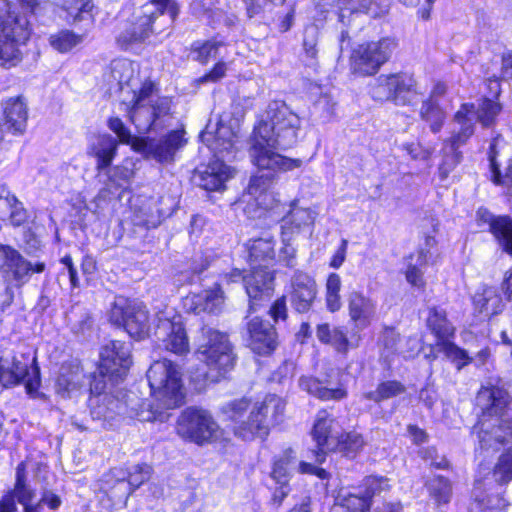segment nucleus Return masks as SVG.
<instances>
[{"instance_id":"obj_1","label":"nucleus","mask_w":512,"mask_h":512,"mask_svg":"<svg viewBox=\"0 0 512 512\" xmlns=\"http://www.w3.org/2000/svg\"><path fill=\"white\" fill-rule=\"evenodd\" d=\"M147 380L151 393L159 403L156 408L147 399L140 398L135 392L129 391L122 396L123 412L130 418L142 422L155 421L161 418L159 408L174 409L183 403L184 393L181 373L172 361L163 359L155 361L147 371Z\"/></svg>"},{"instance_id":"obj_2","label":"nucleus","mask_w":512,"mask_h":512,"mask_svg":"<svg viewBox=\"0 0 512 512\" xmlns=\"http://www.w3.org/2000/svg\"><path fill=\"white\" fill-rule=\"evenodd\" d=\"M276 130H253L249 142V154L258 172L251 177L248 192L255 196L257 204L263 209L270 208L265 203L266 191L276 180L278 172H288L300 168L303 161L299 158H289L277 152L287 145L280 139Z\"/></svg>"},{"instance_id":"obj_3","label":"nucleus","mask_w":512,"mask_h":512,"mask_svg":"<svg viewBox=\"0 0 512 512\" xmlns=\"http://www.w3.org/2000/svg\"><path fill=\"white\" fill-rule=\"evenodd\" d=\"M512 399L499 387L482 388L476 396L481 415L472 434L482 450H497L512 441Z\"/></svg>"},{"instance_id":"obj_4","label":"nucleus","mask_w":512,"mask_h":512,"mask_svg":"<svg viewBox=\"0 0 512 512\" xmlns=\"http://www.w3.org/2000/svg\"><path fill=\"white\" fill-rule=\"evenodd\" d=\"M132 92V106L128 110V116L135 128L163 125L162 118L169 115L171 101L166 97H159L151 81H145L139 90Z\"/></svg>"},{"instance_id":"obj_5","label":"nucleus","mask_w":512,"mask_h":512,"mask_svg":"<svg viewBox=\"0 0 512 512\" xmlns=\"http://www.w3.org/2000/svg\"><path fill=\"white\" fill-rule=\"evenodd\" d=\"M205 342L196 351V357L204 362L208 371L203 375L207 380L218 381L234 366V355L226 334L212 328L202 329Z\"/></svg>"},{"instance_id":"obj_6","label":"nucleus","mask_w":512,"mask_h":512,"mask_svg":"<svg viewBox=\"0 0 512 512\" xmlns=\"http://www.w3.org/2000/svg\"><path fill=\"white\" fill-rule=\"evenodd\" d=\"M286 403L275 395L268 394L262 401L256 402L250 409V422L239 427L238 433L243 440L255 437L265 438L270 429L283 421Z\"/></svg>"},{"instance_id":"obj_7","label":"nucleus","mask_w":512,"mask_h":512,"mask_svg":"<svg viewBox=\"0 0 512 512\" xmlns=\"http://www.w3.org/2000/svg\"><path fill=\"white\" fill-rule=\"evenodd\" d=\"M30 36L29 21L26 16L9 13L0 18V66L10 68L22 60L20 45Z\"/></svg>"},{"instance_id":"obj_8","label":"nucleus","mask_w":512,"mask_h":512,"mask_svg":"<svg viewBox=\"0 0 512 512\" xmlns=\"http://www.w3.org/2000/svg\"><path fill=\"white\" fill-rule=\"evenodd\" d=\"M109 319L112 324L123 327L136 340H142L149 334V315L142 303L118 296L110 309Z\"/></svg>"},{"instance_id":"obj_9","label":"nucleus","mask_w":512,"mask_h":512,"mask_svg":"<svg viewBox=\"0 0 512 512\" xmlns=\"http://www.w3.org/2000/svg\"><path fill=\"white\" fill-rule=\"evenodd\" d=\"M219 426L209 411L189 407L177 420L176 430L180 437L197 445L211 443L218 437Z\"/></svg>"},{"instance_id":"obj_10","label":"nucleus","mask_w":512,"mask_h":512,"mask_svg":"<svg viewBox=\"0 0 512 512\" xmlns=\"http://www.w3.org/2000/svg\"><path fill=\"white\" fill-rule=\"evenodd\" d=\"M396 47L395 39L389 37L359 45L351 56L353 72L363 76L375 74L389 60Z\"/></svg>"},{"instance_id":"obj_11","label":"nucleus","mask_w":512,"mask_h":512,"mask_svg":"<svg viewBox=\"0 0 512 512\" xmlns=\"http://www.w3.org/2000/svg\"><path fill=\"white\" fill-rule=\"evenodd\" d=\"M131 349L130 342L110 341L101 350L98 370L102 374H109L112 383L123 380L132 364Z\"/></svg>"},{"instance_id":"obj_12","label":"nucleus","mask_w":512,"mask_h":512,"mask_svg":"<svg viewBox=\"0 0 512 512\" xmlns=\"http://www.w3.org/2000/svg\"><path fill=\"white\" fill-rule=\"evenodd\" d=\"M170 314L168 312L157 314L155 336L167 351L177 355H185L189 352V341L181 317Z\"/></svg>"},{"instance_id":"obj_13","label":"nucleus","mask_w":512,"mask_h":512,"mask_svg":"<svg viewBox=\"0 0 512 512\" xmlns=\"http://www.w3.org/2000/svg\"><path fill=\"white\" fill-rule=\"evenodd\" d=\"M39 368L34 367L33 375L29 374V359L21 355L0 357V383L4 387L15 386L25 381V388L28 394L35 393L40 385Z\"/></svg>"},{"instance_id":"obj_14","label":"nucleus","mask_w":512,"mask_h":512,"mask_svg":"<svg viewBox=\"0 0 512 512\" xmlns=\"http://www.w3.org/2000/svg\"><path fill=\"white\" fill-rule=\"evenodd\" d=\"M1 268H6L7 276L19 288L29 281L32 274L44 272L46 264L40 261L32 263L11 246L0 244Z\"/></svg>"},{"instance_id":"obj_15","label":"nucleus","mask_w":512,"mask_h":512,"mask_svg":"<svg viewBox=\"0 0 512 512\" xmlns=\"http://www.w3.org/2000/svg\"><path fill=\"white\" fill-rule=\"evenodd\" d=\"M155 21L156 13L150 11V7H142L118 34V45L122 49H128L133 44L144 42L152 33H161V29L153 26Z\"/></svg>"},{"instance_id":"obj_16","label":"nucleus","mask_w":512,"mask_h":512,"mask_svg":"<svg viewBox=\"0 0 512 512\" xmlns=\"http://www.w3.org/2000/svg\"><path fill=\"white\" fill-rule=\"evenodd\" d=\"M184 134L185 130H171L158 140L135 137L132 148L153 156L159 162H169L173 160L175 152L185 144Z\"/></svg>"},{"instance_id":"obj_17","label":"nucleus","mask_w":512,"mask_h":512,"mask_svg":"<svg viewBox=\"0 0 512 512\" xmlns=\"http://www.w3.org/2000/svg\"><path fill=\"white\" fill-rule=\"evenodd\" d=\"M414 80L406 75L380 76L370 89V94L377 101L392 100L396 104L411 101Z\"/></svg>"},{"instance_id":"obj_18","label":"nucleus","mask_w":512,"mask_h":512,"mask_svg":"<svg viewBox=\"0 0 512 512\" xmlns=\"http://www.w3.org/2000/svg\"><path fill=\"white\" fill-rule=\"evenodd\" d=\"M244 287L249 297V308L255 310L262 301L271 298L274 292V277L266 266H253L243 278Z\"/></svg>"},{"instance_id":"obj_19","label":"nucleus","mask_w":512,"mask_h":512,"mask_svg":"<svg viewBox=\"0 0 512 512\" xmlns=\"http://www.w3.org/2000/svg\"><path fill=\"white\" fill-rule=\"evenodd\" d=\"M500 111L499 103L484 99L477 107L474 104H463L456 112L454 119L458 125L464 128H472L476 124L490 126L495 124V117Z\"/></svg>"},{"instance_id":"obj_20","label":"nucleus","mask_w":512,"mask_h":512,"mask_svg":"<svg viewBox=\"0 0 512 512\" xmlns=\"http://www.w3.org/2000/svg\"><path fill=\"white\" fill-rule=\"evenodd\" d=\"M245 331L246 341L253 352L267 355L276 348L277 334L268 321L253 317L247 321Z\"/></svg>"},{"instance_id":"obj_21","label":"nucleus","mask_w":512,"mask_h":512,"mask_svg":"<svg viewBox=\"0 0 512 512\" xmlns=\"http://www.w3.org/2000/svg\"><path fill=\"white\" fill-rule=\"evenodd\" d=\"M289 299L291 306L299 313L308 312L317 297V284L307 273L296 271L290 281Z\"/></svg>"},{"instance_id":"obj_22","label":"nucleus","mask_w":512,"mask_h":512,"mask_svg":"<svg viewBox=\"0 0 512 512\" xmlns=\"http://www.w3.org/2000/svg\"><path fill=\"white\" fill-rule=\"evenodd\" d=\"M334 422L335 420L326 410L318 412L312 430L317 450H313L312 454L319 464L324 462L326 454L334 451L337 445V435L333 433Z\"/></svg>"},{"instance_id":"obj_23","label":"nucleus","mask_w":512,"mask_h":512,"mask_svg":"<svg viewBox=\"0 0 512 512\" xmlns=\"http://www.w3.org/2000/svg\"><path fill=\"white\" fill-rule=\"evenodd\" d=\"M234 170L222 159L210 161L202 169H197L195 181L205 190L217 191L224 187L227 180L233 177Z\"/></svg>"},{"instance_id":"obj_24","label":"nucleus","mask_w":512,"mask_h":512,"mask_svg":"<svg viewBox=\"0 0 512 512\" xmlns=\"http://www.w3.org/2000/svg\"><path fill=\"white\" fill-rule=\"evenodd\" d=\"M133 176V171L125 166H115L106 168L103 171H98L97 178L102 188L99 190L96 200L108 201L111 197L121 189L128 185Z\"/></svg>"},{"instance_id":"obj_25","label":"nucleus","mask_w":512,"mask_h":512,"mask_svg":"<svg viewBox=\"0 0 512 512\" xmlns=\"http://www.w3.org/2000/svg\"><path fill=\"white\" fill-rule=\"evenodd\" d=\"M113 132L114 135H102L94 147V154L97 158V171L101 172L111 165L119 142L132 145L135 138L130 135V130H113Z\"/></svg>"},{"instance_id":"obj_26","label":"nucleus","mask_w":512,"mask_h":512,"mask_svg":"<svg viewBox=\"0 0 512 512\" xmlns=\"http://www.w3.org/2000/svg\"><path fill=\"white\" fill-rule=\"evenodd\" d=\"M350 320L358 329L368 327L376 314V302L362 292L351 291L347 297Z\"/></svg>"},{"instance_id":"obj_27","label":"nucleus","mask_w":512,"mask_h":512,"mask_svg":"<svg viewBox=\"0 0 512 512\" xmlns=\"http://www.w3.org/2000/svg\"><path fill=\"white\" fill-rule=\"evenodd\" d=\"M199 138L214 154L215 159L224 160L233 153L237 135L234 130H201Z\"/></svg>"},{"instance_id":"obj_28","label":"nucleus","mask_w":512,"mask_h":512,"mask_svg":"<svg viewBox=\"0 0 512 512\" xmlns=\"http://www.w3.org/2000/svg\"><path fill=\"white\" fill-rule=\"evenodd\" d=\"M250 407V399L241 397L229 400L221 405L220 412L226 421L232 423V431L235 436L243 439V436L238 433L239 427L250 422V413L246 414Z\"/></svg>"},{"instance_id":"obj_29","label":"nucleus","mask_w":512,"mask_h":512,"mask_svg":"<svg viewBox=\"0 0 512 512\" xmlns=\"http://www.w3.org/2000/svg\"><path fill=\"white\" fill-rule=\"evenodd\" d=\"M89 408L93 420H103L104 422L114 420L123 412L120 398L113 395L91 396Z\"/></svg>"},{"instance_id":"obj_30","label":"nucleus","mask_w":512,"mask_h":512,"mask_svg":"<svg viewBox=\"0 0 512 512\" xmlns=\"http://www.w3.org/2000/svg\"><path fill=\"white\" fill-rule=\"evenodd\" d=\"M474 310L485 318L498 315L504 309V302L495 287H484L473 296Z\"/></svg>"},{"instance_id":"obj_31","label":"nucleus","mask_w":512,"mask_h":512,"mask_svg":"<svg viewBox=\"0 0 512 512\" xmlns=\"http://www.w3.org/2000/svg\"><path fill=\"white\" fill-rule=\"evenodd\" d=\"M314 217L311 210L299 207L296 202L291 203L287 214L282 218L283 242L291 239V236L300 232L303 227L313 223Z\"/></svg>"},{"instance_id":"obj_32","label":"nucleus","mask_w":512,"mask_h":512,"mask_svg":"<svg viewBox=\"0 0 512 512\" xmlns=\"http://www.w3.org/2000/svg\"><path fill=\"white\" fill-rule=\"evenodd\" d=\"M469 135L466 133H457L449 141H446L442 149L443 159L439 165V176L441 180H445L450 172L460 163L462 155L458 152V148L463 145Z\"/></svg>"},{"instance_id":"obj_33","label":"nucleus","mask_w":512,"mask_h":512,"mask_svg":"<svg viewBox=\"0 0 512 512\" xmlns=\"http://www.w3.org/2000/svg\"><path fill=\"white\" fill-rule=\"evenodd\" d=\"M296 121V115L284 103L275 101L268 105L262 124L265 128H297Z\"/></svg>"},{"instance_id":"obj_34","label":"nucleus","mask_w":512,"mask_h":512,"mask_svg":"<svg viewBox=\"0 0 512 512\" xmlns=\"http://www.w3.org/2000/svg\"><path fill=\"white\" fill-rule=\"evenodd\" d=\"M85 384V375L78 366L61 368L57 379V392L62 397H73L83 388Z\"/></svg>"},{"instance_id":"obj_35","label":"nucleus","mask_w":512,"mask_h":512,"mask_svg":"<svg viewBox=\"0 0 512 512\" xmlns=\"http://www.w3.org/2000/svg\"><path fill=\"white\" fill-rule=\"evenodd\" d=\"M427 325L437 338L435 343L445 342L454 336L455 328L447 319L446 311L441 307L429 308Z\"/></svg>"},{"instance_id":"obj_36","label":"nucleus","mask_w":512,"mask_h":512,"mask_svg":"<svg viewBox=\"0 0 512 512\" xmlns=\"http://www.w3.org/2000/svg\"><path fill=\"white\" fill-rule=\"evenodd\" d=\"M485 221L489 223L490 231L501 248L508 254H512V218L488 215Z\"/></svg>"},{"instance_id":"obj_37","label":"nucleus","mask_w":512,"mask_h":512,"mask_svg":"<svg viewBox=\"0 0 512 512\" xmlns=\"http://www.w3.org/2000/svg\"><path fill=\"white\" fill-rule=\"evenodd\" d=\"M505 142L500 134L492 138L489 144L488 158L490 162V170L492 173V181L495 184H504L508 187L512 186V159L506 169L504 176L501 175L500 165L496 161L498 148L504 147Z\"/></svg>"},{"instance_id":"obj_38","label":"nucleus","mask_w":512,"mask_h":512,"mask_svg":"<svg viewBox=\"0 0 512 512\" xmlns=\"http://www.w3.org/2000/svg\"><path fill=\"white\" fill-rule=\"evenodd\" d=\"M299 386L302 390L318 397L321 400H341L347 396V392L343 388L330 389L322 385V383L313 377H301Z\"/></svg>"},{"instance_id":"obj_39","label":"nucleus","mask_w":512,"mask_h":512,"mask_svg":"<svg viewBox=\"0 0 512 512\" xmlns=\"http://www.w3.org/2000/svg\"><path fill=\"white\" fill-rule=\"evenodd\" d=\"M296 470H299V463H297L295 452L287 449L275 461L271 476L277 484H288L291 473Z\"/></svg>"},{"instance_id":"obj_40","label":"nucleus","mask_w":512,"mask_h":512,"mask_svg":"<svg viewBox=\"0 0 512 512\" xmlns=\"http://www.w3.org/2000/svg\"><path fill=\"white\" fill-rule=\"evenodd\" d=\"M318 340L334 346L338 351H346L348 338L344 328L331 327L328 323L319 324L316 329Z\"/></svg>"},{"instance_id":"obj_41","label":"nucleus","mask_w":512,"mask_h":512,"mask_svg":"<svg viewBox=\"0 0 512 512\" xmlns=\"http://www.w3.org/2000/svg\"><path fill=\"white\" fill-rule=\"evenodd\" d=\"M405 391L406 387L400 381L387 380L380 382L375 390L363 393L362 397L366 400H370L378 404L382 401L401 395Z\"/></svg>"},{"instance_id":"obj_42","label":"nucleus","mask_w":512,"mask_h":512,"mask_svg":"<svg viewBox=\"0 0 512 512\" xmlns=\"http://www.w3.org/2000/svg\"><path fill=\"white\" fill-rule=\"evenodd\" d=\"M63 9L67 13L66 20L72 24L81 21H91L92 9L94 7L92 0H63Z\"/></svg>"},{"instance_id":"obj_43","label":"nucleus","mask_w":512,"mask_h":512,"mask_svg":"<svg viewBox=\"0 0 512 512\" xmlns=\"http://www.w3.org/2000/svg\"><path fill=\"white\" fill-rule=\"evenodd\" d=\"M5 124L9 128H21L27 121V107L20 97L9 99L4 107Z\"/></svg>"},{"instance_id":"obj_44","label":"nucleus","mask_w":512,"mask_h":512,"mask_svg":"<svg viewBox=\"0 0 512 512\" xmlns=\"http://www.w3.org/2000/svg\"><path fill=\"white\" fill-rule=\"evenodd\" d=\"M435 350L443 353L455 365L457 370H461L473 362V357L466 350L450 340L435 343Z\"/></svg>"},{"instance_id":"obj_45","label":"nucleus","mask_w":512,"mask_h":512,"mask_svg":"<svg viewBox=\"0 0 512 512\" xmlns=\"http://www.w3.org/2000/svg\"><path fill=\"white\" fill-rule=\"evenodd\" d=\"M191 301L195 313H213L222 305L223 297L219 289L205 290L201 294L194 295Z\"/></svg>"},{"instance_id":"obj_46","label":"nucleus","mask_w":512,"mask_h":512,"mask_svg":"<svg viewBox=\"0 0 512 512\" xmlns=\"http://www.w3.org/2000/svg\"><path fill=\"white\" fill-rule=\"evenodd\" d=\"M102 489L116 503L126 502L133 492L129 482L124 477L114 479L112 475H106Z\"/></svg>"},{"instance_id":"obj_47","label":"nucleus","mask_w":512,"mask_h":512,"mask_svg":"<svg viewBox=\"0 0 512 512\" xmlns=\"http://www.w3.org/2000/svg\"><path fill=\"white\" fill-rule=\"evenodd\" d=\"M111 77L123 90L125 87H133L136 80L132 62L128 59H116L111 63Z\"/></svg>"},{"instance_id":"obj_48","label":"nucleus","mask_w":512,"mask_h":512,"mask_svg":"<svg viewBox=\"0 0 512 512\" xmlns=\"http://www.w3.org/2000/svg\"><path fill=\"white\" fill-rule=\"evenodd\" d=\"M341 278L337 273H330L325 284V305L329 312L335 313L342 307Z\"/></svg>"},{"instance_id":"obj_49","label":"nucleus","mask_w":512,"mask_h":512,"mask_svg":"<svg viewBox=\"0 0 512 512\" xmlns=\"http://www.w3.org/2000/svg\"><path fill=\"white\" fill-rule=\"evenodd\" d=\"M364 446L363 436L358 432L351 431L337 436V445L334 451H338L346 457L354 458Z\"/></svg>"},{"instance_id":"obj_50","label":"nucleus","mask_w":512,"mask_h":512,"mask_svg":"<svg viewBox=\"0 0 512 512\" xmlns=\"http://www.w3.org/2000/svg\"><path fill=\"white\" fill-rule=\"evenodd\" d=\"M252 263L273 260L275 257L274 242L271 238L255 239L249 247Z\"/></svg>"},{"instance_id":"obj_51","label":"nucleus","mask_w":512,"mask_h":512,"mask_svg":"<svg viewBox=\"0 0 512 512\" xmlns=\"http://www.w3.org/2000/svg\"><path fill=\"white\" fill-rule=\"evenodd\" d=\"M427 485L430 496L438 505L447 504L450 501L452 488L448 479L443 476H435Z\"/></svg>"},{"instance_id":"obj_52","label":"nucleus","mask_w":512,"mask_h":512,"mask_svg":"<svg viewBox=\"0 0 512 512\" xmlns=\"http://www.w3.org/2000/svg\"><path fill=\"white\" fill-rule=\"evenodd\" d=\"M400 341L399 334L393 328H385L379 338L381 347V355L385 359H389L397 353L404 354L405 351L399 349L398 344Z\"/></svg>"},{"instance_id":"obj_53","label":"nucleus","mask_w":512,"mask_h":512,"mask_svg":"<svg viewBox=\"0 0 512 512\" xmlns=\"http://www.w3.org/2000/svg\"><path fill=\"white\" fill-rule=\"evenodd\" d=\"M493 478L499 484H506L512 480V448L499 457L493 471Z\"/></svg>"},{"instance_id":"obj_54","label":"nucleus","mask_w":512,"mask_h":512,"mask_svg":"<svg viewBox=\"0 0 512 512\" xmlns=\"http://www.w3.org/2000/svg\"><path fill=\"white\" fill-rule=\"evenodd\" d=\"M320 37L319 28L316 25H309L304 30L303 50L305 56L311 61L316 60L318 55V41Z\"/></svg>"},{"instance_id":"obj_55","label":"nucleus","mask_w":512,"mask_h":512,"mask_svg":"<svg viewBox=\"0 0 512 512\" xmlns=\"http://www.w3.org/2000/svg\"><path fill=\"white\" fill-rule=\"evenodd\" d=\"M420 115L431 125V128L440 127L444 124V112L433 100L423 102Z\"/></svg>"},{"instance_id":"obj_56","label":"nucleus","mask_w":512,"mask_h":512,"mask_svg":"<svg viewBox=\"0 0 512 512\" xmlns=\"http://www.w3.org/2000/svg\"><path fill=\"white\" fill-rule=\"evenodd\" d=\"M81 42V37L70 31H61L50 37L51 46L59 52H67Z\"/></svg>"},{"instance_id":"obj_57","label":"nucleus","mask_w":512,"mask_h":512,"mask_svg":"<svg viewBox=\"0 0 512 512\" xmlns=\"http://www.w3.org/2000/svg\"><path fill=\"white\" fill-rule=\"evenodd\" d=\"M351 5H355V2H358L359 6L357 11L359 13L362 11L366 14L371 15L372 17H378L382 14L388 12V4L386 0H350Z\"/></svg>"},{"instance_id":"obj_58","label":"nucleus","mask_w":512,"mask_h":512,"mask_svg":"<svg viewBox=\"0 0 512 512\" xmlns=\"http://www.w3.org/2000/svg\"><path fill=\"white\" fill-rule=\"evenodd\" d=\"M371 506V501L365 495L359 496L350 494L343 499L340 509H347L350 512H368Z\"/></svg>"},{"instance_id":"obj_59","label":"nucleus","mask_w":512,"mask_h":512,"mask_svg":"<svg viewBox=\"0 0 512 512\" xmlns=\"http://www.w3.org/2000/svg\"><path fill=\"white\" fill-rule=\"evenodd\" d=\"M364 495L369 501L371 498L389 488L388 479L378 476H369L364 481Z\"/></svg>"},{"instance_id":"obj_60","label":"nucleus","mask_w":512,"mask_h":512,"mask_svg":"<svg viewBox=\"0 0 512 512\" xmlns=\"http://www.w3.org/2000/svg\"><path fill=\"white\" fill-rule=\"evenodd\" d=\"M245 112L239 105L233 106L229 114L220 117L217 128H239L243 122Z\"/></svg>"},{"instance_id":"obj_61","label":"nucleus","mask_w":512,"mask_h":512,"mask_svg":"<svg viewBox=\"0 0 512 512\" xmlns=\"http://www.w3.org/2000/svg\"><path fill=\"white\" fill-rule=\"evenodd\" d=\"M17 198L4 185L0 186V218L4 219L17 207Z\"/></svg>"},{"instance_id":"obj_62","label":"nucleus","mask_w":512,"mask_h":512,"mask_svg":"<svg viewBox=\"0 0 512 512\" xmlns=\"http://www.w3.org/2000/svg\"><path fill=\"white\" fill-rule=\"evenodd\" d=\"M133 223L136 226H143L147 229L155 228L159 224L158 216L148 212L146 208H140L134 212Z\"/></svg>"},{"instance_id":"obj_63","label":"nucleus","mask_w":512,"mask_h":512,"mask_svg":"<svg viewBox=\"0 0 512 512\" xmlns=\"http://www.w3.org/2000/svg\"><path fill=\"white\" fill-rule=\"evenodd\" d=\"M421 455L426 462L437 469H447L449 467L446 457L439 455L435 447H427L421 452Z\"/></svg>"},{"instance_id":"obj_64","label":"nucleus","mask_w":512,"mask_h":512,"mask_svg":"<svg viewBox=\"0 0 512 512\" xmlns=\"http://www.w3.org/2000/svg\"><path fill=\"white\" fill-rule=\"evenodd\" d=\"M220 43L206 41L201 46L195 48L197 53L196 60L202 64H206L210 58H215L218 53Z\"/></svg>"}]
</instances>
